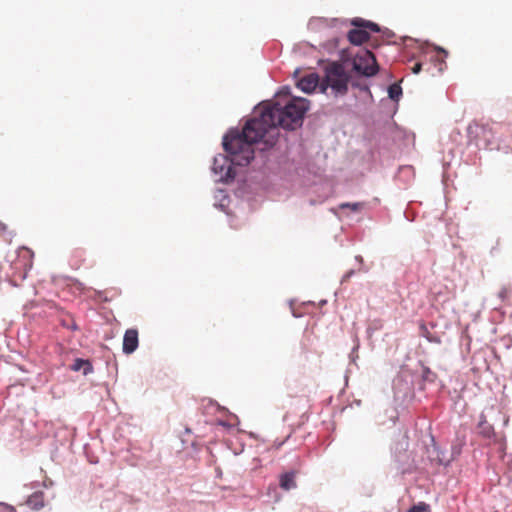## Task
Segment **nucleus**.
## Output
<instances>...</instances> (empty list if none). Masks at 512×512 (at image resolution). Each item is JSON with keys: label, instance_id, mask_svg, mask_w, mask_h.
I'll return each mask as SVG.
<instances>
[{"label": "nucleus", "instance_id": "nucleus-7", "mask_svg": "<svg viewBox=\"0 0 512 512\" xmlns=\"http://www.w3.org/2000/svg\"><path fill=\"white\" fill-rule=\"evenodd\" d=\"M319 84V76L316 73H310L302 77L297 82V87L305 93L313 92Z\"/></svg>", "mask_w": 512, "mask_h": 512}, {"label": "nucleus", "instance_id": "nucleus-5", "mask_svg": "<svg viewBox=\"0 0 512 512\" xmlns=\"http://www.w3.org/2000/svg\"><path fill=\"white\" fill-rule=\"evenodd\" d=\"M228 134L224 136L226 138ZM225 139H223V142ZM223 147H225L223 145ZM224 150L230 155V160L227 159V157L223 155H219L218 157L214 158L212 170L213 172L219 176V180L221 181H228L230 179H233L235 177V172L231 166V164L242 166L241 164L236 163L233 161V155L224 148Z\"/></svg>", "mask_w": 512, "mask_h": 512}, {"label": "nucleus", "instance_id": "nucleus-4", "mask_svg": "<svg viewBox=\"0 0 512 512\" xmlns=\"http://www.w3.org/2000/svg\"><path fill=\"white\" fill-rule=\"evenodd\" d=\"M352 25L358 28L348 32V40L354 45H361L369 39V31L379 32L380 28L376 23L356 18L352 21Z\"/></svg>", "mask_w": 512, "mask_h": 512}, {"label": "nucleus", "instance_id": "nucleus-6", "mask_svg": "<svg viewBox=\"0 0 512 512\" xmlns=\"http://www.w3.org/2000/svg\"><path fill=\"white\" fill-rule=\"evenodd\" d=\"M139 344L138 331L136 329L126 330L123 337V352L125 354L133 353Z\"/></svg>", "mask_w": 512, "mask_h": 512}, {"label": "nucleus", "instance_id": "nucleus-18", "mask_svg": "<svg viewBox=\"0 0 512 512\" xmlns=\"http://www.w3.org/2000/svg\"><path fill=\"white\" fill-rule=\"evenodd\" d=\"M478 127H479V125H478L477 123L470 124V125L468 126V133H469V134H472V133H473V129H474V128H478Z\"/></svg>", "mask_w": 512, "mask_h": 512}, {"label": "nucleus", "instance_id": "nucleus-1", "mask_svg": "<svg viewBox=\"0 0 512 512\" xmlns=\"http://www.w3.org/2000/svg\"><path fill=\"white\" fill-rule=\"evenodd\" d=\"M288 91H280L275 100L263 106L259 117L247 121L242 132L231 130L224 146L233 155V161L248 165L254 158L253 145L262 141L272 147L279 135L278 127L294 130L303 123L309 101L302 97L289 98Z\"/></svg>", "mask_w": 512, "mask_h": 512}, {"label": "nucleus", "instance_id": "nucleus-3", "mask_svg": "<svg viewBox=\"0 0 512 512\" xmlns=\"http://www.w3.org/2000/svg\"><path fill=\"white\" fill-rule=\"evenodd\" d=\"M353 68L356 72L366 77L376 75L379 70L374 54L366 49L357 53L353 60Z\"/></svg>", "mask_w": 512, "mask_h": 512}, {"label": "nucleus", "instance_id": "nucleus-11", "mask_svg": "<svg viewBox=\"0 0 512 512\" xmlns=\"http://www.w3.org/2000/svg\"><path fill=\"white\" fill-rule=\"evenodd\" d=\"M389 97L393 100H398L402 94V89L398 84H393L388 89Z\"/></svg>", "mask_w": 512, "mask_h": 512}, {"label": "nucleus", "instance_id": "nucleus-15", "mask_svg": "<svg viewBox=\"0 0 512 512\" xmlns=\"http://www.w3.org/2000/svg\"><path fill=\"white\" fill-rule=\"evenodd\" d=\"M510 289L508 287H502L498 293V297L504 302L509 299Z\"/></svg>", "mask_w": 512, "mask_h": 512}, {"label": "nucleus", "instance_id": "nucleus-16", "mask_svg": "<svg viewBox=\"0 0 512 512\" xmlns=\"http://www.w3.org/2000/svg\"><path fill=\"white\" fill-rule=\"evenodd\" d=\"M0 512H17L15 507L8 504V503H5V502H0Z\"/></svg>", "mask_w": 512, "mask_h": 512}, {"label": "nucleus", "instance_id": "nucleus-13", "mask_svg": "<svg viewBox=\"0 0 512 512\" xmlns=\"http://www.w3.org/2000/svg\"><path fill=\"white\" fill-rule=\"evenodd\" d=\"M407 512H431L430 506L425 502L413 505Z\"/></svg>", "mask_w": 512, "mask_h": 512}, {"label": "nucleus", "instance_id": "nucleus-17", "mask_svg": "<svg viewBox=\"0 0 512 512\" xmlns=\"http://www.w3.org/2000/svg\"><path fill=\"white\" fill-rule=\"evenodd\" d=\"M422 65L420 62H417L414 64V66L411 68L412 72L414 74H418L421 71Z\"/></svg>", "mask_w": 512, "mask_h": 512}, {"label": "nucleus", "instance_id": "nucleus-2", "mask_svg": "<svg viewBox=\"0 0 512 512\" xmlns=\"http://www.w3.org/2000/svg\"><path fill=\"white\" fill-rule=\"evenodd\" d=\"M349 76L342 64L333 62L325 67L322 88L330 87L336 94H345L348 90Z\"/></svg>", "mask_w": 512, "mask_h": 512}, {"label": "nucleus", "instance_id": "nucleus-19", "mask_svg": "<svg viewBox=\"0 0 512 512\" xmlns=\"http://www.w3.org/2000/svg\"><path fill=\"white\" fill-rule=\"evenodd\" d=\"M0 228H1V229H5V228H6V225L0 222Z\"/></svg>", "mask_w": 512, "mask_h": 512}, {"label": "nucleus", "instance_id": "nucleus-10", "mask_svg": "<svg viewBox=\"0 0 512 512\" xmlns=\"http://www.w3.org/2000/svg\"><path fill=\"white\" fill-rule=\"evenodd\" d=\"M71 369L73 371H80L81 369H83V373L86 375L92 371V366L88 360H83V359L77 358L74 361Z\"/></svg>", "mask_w": 512, "mask_h": 512}, {"label": "nucleus", "instance_id": "nucleus-12", "mask_svg": "<svg viewBox=\"0 0 512 512\" xmlns=\"http://www.w3.org/2000/svg\"><path fill=\"white\" fill-rule=\"evenodd\" d=\"M480 433L484 436V437H487V438H490L492 437L493 433H494V430H493V427L491 425H489L488 423L486 422H481L480 425Z\"/></svg>", "mask_w": 512, "mask_h": 512}, {"label": "nucleus", "instance_id": "nucleus-8", "mask_svg": "<svg viewBox=\"0 0 512 512\" xmlns=\"http://www.w3.org/2000/svg\"><path fill=\"white\" fill-rule=\"evenodd\" d=\"M25 504L32 510L39 511L45 506V494L42 491H36L31 494Z\"/></svg>", "mask_w": 512, "mask_h": 512}, {"label": "nucleus", "instance_id": "nucleus-14", "mask_svg": "<svg viewBox=\"0 0 512 512\" xmlns=\"http://www.w3.org/2000/svg\"><path fill=\"white\" fill-rule=\"evenodd\" d=\"M363 203H342L340 204L341 209L349 208L353 212H358L363 208Z\"/></svg>", "mask_w": 512, "mask_h": 512}, {"label": "nucleus", "instance_id": "nucleus-9", "mask_svg": "<svg viewBox=\"0 0 512 512\" xmlns=\"http://www.w3.org/2000/svg\"><path fill=\"white\" fill-rule=\"evenodd\" d=\"M280 487L283 490L296 488L295 472H286L280 476Z\"/></svg>", "mask_w": 512, "mask_h": 512}]
</instances>
